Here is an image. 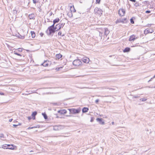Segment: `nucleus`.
<instances>
[{"label":"nucleus","instance_id":"obj_1","mask_svg":"<svg viewBox=\"0 0 155 155\" xmlns=\"http://www.w3.org/2000/svg\"><path fill=\"white\" fill-rule=\"evenodd\" d=\"M55 31H56L55 27H54V28L48 27L46 31V32L48 35H50L52 33H54Z\"/></svg>","mask_w":155,"mask_h":155},{"label":"nucleus","instance_id":"obj_2","mask_svg":"<svg viewBox=\"0 0 155 155\" xmlns=\"http://www.w3.org/2000/svg\"><path fill=\"white\" fill-rule=\"evenodd\" d=\"M68 110L70 111V113L72 114L79 113L81 111L80 109H75L72 108L68 109Z\"/></svg>","mask_w":155,"mask_h":155},{"label":"nucleus","instance_id":"obj_3","mask_svg":"<svg viewBox=\"0 0 155 155\" xmlns=\"http://www.w3.org/2000/svg\"><path fill=\"white\" fill-rule=\"evenodd\" d=\"M61 21V22L59 24H57L55 26L56 31L59 30L61 28H62L64 25L65 23L64 22H62Z\"/></svg>","mask_w":155,"mask_h":155},{"label":"nucleus","instance_id":"obj_4","mask_svg":"<svg viewBox=\"0 0 155 155\" xmlns=\"http://www.w3.org/2000/svg\"><path fill=\"white\" fill-rule=\"evenodd\" d=\"M81 63L82 62L79 59L75 60L73 62V65L76 67L79 66Z\"/></svg>","mask_w":155,"mask_h":155},{"label":"nucleus","instance_id":"obj_5","mask_svg":"<svg viewBox=\"0 0 155 155\" xmlns=\"http://www.w3.org/2000/svg\"><path fill=\"white\" fill-rule=\"evenodd\" d=\"M138 38V37H136V35H131L129 38V41H134L136 39Z\"/></svg>","mask_w":155,"mask_h":155},{"label":"nucleus","instance_id":"obj_6","mask_svg":"<svg viewBox=\"0 0 155 155\" xmlns=\"http://www.w3.org/2000/svg\"><path fill=\"white\" fill-rule=\"evenodd\" d=\"M97 121L98 122L99 124L102 125L105 124V122L103 119L101 118H97L96 119Z\"/></svg>","mask_w":155,"mask_h":155},{"label":"nucleus","instance_id":"obj_7","mask_svg":"<svg viewBox=\"0 0 155 155\" xmlns=\"http://www.w3.org/2000/svg\"><path fill=\"white\" fill-rule=\"evenodd\" d=\"M153 32V30L152 29L148 28L145 29L144 31V34H147L148 33H152Z\"/></svg>","mask_w":155,"mask_h":155},{"label":"nucleus","instance_id":"obj_8","mask_svg":"<svg viewBox=\"0 0 155 155\" xmlns=\"http://www.w3.org/2000/svg\"><path fill=\"white\" fill-rule=\"evenodd\" d=\"M125 13V11L123 9H121L119 10L118 14L121 16H123Z\"/></svg>","mask_w":155,"mask_h":155},{"label":"nucleus","instance_id":"obj_9","mask_svg":"<svg viewBox=\"0 0 155 155\" xmlns=\"http://www.w3.org/2000/svg\"><path fill=\"white\" fill-rule=\"evenodd\" d=\"M83 61L84 63H88L89 61V59L87 57H84L83 59Z\"/></svg>","mask_w":155,"mask_h":155},{"label":"nucleus","instance_id":"obj_10","mask_svg":"<svg viewBox=\"0 0 155 155\" xmlns=\"http://www.w3.org/2000/svg\"><path fill=\"white\" fill-rule=\"evenodd\" d=\"M58 112L61 114H65L67 113V111L65 110H59Z\"/></svg>","mask_w":155,"mask_h":155},{"label":"nucleus","instance_id":"obj_11","mask_svg":"<svg viewBox=\"0 0 155 155\" xmlns=\"http://www.w3.org/2000/svg\"><path fill=\"white\" fill-rule=\"evenodd\" d=\"M89 110L88 108L84 107L82 110V111L83 113H85L87 112Z\"/></svg>","mask_w":155,"mask_h":155},{"label":"nucleus","instance_id":"obj_12","mask_svg":"<svg viewBox=\"0 0 155 155\" xmlns=\"http://www.w3.org/2000/svg\"><path fill=\"white\" fill-rule=\"evenodd\" d=\"M49 62V61H44V62L43 64H42L41 65L44 67H47L48 65V62Z\"/></svg>","mask_w":155,"mask_h":155},{"label":"nucleus","instance_id":"obj_13","mask_svg":"<svg viewBox=\"0 0 155 155\" xmlns=\"http://www.w3.org/2000/svg\"><path fill=\"white\" fill-rule=\"evenodd\" d=\"M35 17V15L34 14H30L28 15V18L30 19H33Z\"/></svg>","mask_w":155,"mask_h":155},{"label":"nucleus","instance_id":"obj_14","mask_svg":"<svg viewBox=\"0 0 155 155\" xmlns=\"http://www.w3.org/2000/svg\"><path fill=\"white\" fill-rule=\"evenodd\" d=\"M37 114V112L36 111H35L32 113L31 115L33 118V120H35V116Z\"/></svg>","mask_w":155,"mask_h":155},{"label":"nucleus","instance_id":"obj_15","mask_svg":"<svg viewBox=\"0 0 155 155\" xmlns=\"http://www.w3.org/2000/svg\"><path fill=\"white\" fill-rule=\"evenodd\" d=\"M104 33L105 35H107L109 33V31L107 28H104Z\"/></svg>","mask_w":155,"mask_h":155},{"label":"nucleus","instance_id":"obj_16","mask_svg":"<svg viewBox=\"0 0 155 155\" xmlns=\"http://www.w3.org/2000/svg\"><path fill=\"white\" fill-rule=\"evenodd\" d=\"M70 10L71 12H76V10L74 8V6H73L72 7V6H70Z\"/></svg>","mask_w":155,"mask_h":155},{"label":"nucleus","instance_id":"obj_17","mask_svg":"<svg viewBox=\"0 0 155 155\" xmlns=\"http://www.w3.org/2000/svg\"><path fill=\"white\" fill-rule=\"evenodd\" d=\"M130 48L127 47L125 48L123 50L124 52H129L130 51Z\"/></svg>","mask_w":155,"mask_h":155},{"label":"nucleus","instance_id":"obj_18","mask_svg":"<svg viewBox=\"0 0 155 155\" xmlns=\"http://www.w3.org/2000/svg\"><path fill=\"white\" fill-rule=\"evenodd\" d=\"M62 55L59 54H57L56 55V57L57 58V59H60L62 57Z\"/></svg>","mask_w":155,"mask_h":155},{"label":"nucleus","instance_id":"obj_19","mask_svg":"<svg viewBox=\"0 0 155 155\" xmlns=\"http://www.w3.org/2000/svg\"><path fill=\"white\" fill-rule=\"evenodd\" d=\"M59 19L58 18L55 19L53 21L54 24H55L56 23H58L59 21Z\"/></svg>","mask_w":155,"mask_h":155},{"label":"nucleus","instance_id":"obj_20","mask_svg":"<svg viewBox=\"0 0 155 155\" xmlns=\"http://www.w3.org/2000/svg\"><path fill=\"white\" fill-rule=\"evenodd\" d=\"M31 34L32 37L33 38H34L35 37V35L34 31H31Z\"/></svg>","mask_w":155,"mask_h":155},{"label":"nucleus","instance_id":"obj_21","mask_svg":"<svg viewBox=\"0 0 155 155\" xmlns=\"http://www.w3.org/2000/svg\"><path fill=\"white\" fill-rule=\"evenodd\" d=\"M7 149L12 150L13 149V146L12 145H8V146Z\"/></svg>","mask_w":155,"mask_h":155},{"label":"nucleus","instance_id":"obj_22","mask_svg":"<svg viewBox=\"0 0 155 155\" xmlns=\"http://www.w3.org/2000/svg\"><path fill=\"white\" fill-rule=\"evenodd\" d=\"M8 146V145H3L2 146V147L4 149H7Z\"/></svg>","mask_w":155,"mask_h":155},{"label":"nucleus","instance_id":"obj_23","mask_svg":"<svg viewBox=\"0 0 155 155\" xmlns=\"http://www.w3.org/2000/svg\"><path fill=\"white\" fill-rule=\"evenodd\" d=\"M42 115H43L44 118L45 119H46L48 117L46 114L45 113H42Z\"/></svg>","mask_w":155,"mask_h":155},{"label":"nucleus","instance_id":"obj_24","mask_svg":"<svg viewBox=\"0 0 155 155\" xmlns=\"http://www.w3.org/2000/svg\"><path fill=\"white\" fill-rule=\"evenodd\" d=\"M14 54H16V55H18V56H21V54H18V53H17L16 52V51H14Z\"/></svg>","mask_w":155,"mask_h":155},{"label":"nucleus","instance_id":"obj_25","mask_svg":"<svg viewBox=\"0 0 155 155\" xmlns=\"http://www.w3.org/2000/svg\"><path fill=\"white\" fill-rule=\"evenodd\" d=\"M17 11L16 10V9L13 10V13L14 15H15L17 14Z\"/></svg>","mask_w":155,"mask_h":155},{"label":"nucleus","instance_id":"obj_26","mask_svg":"<svg viewBox=\"0 0 155 155\" xmlns=\"http://www.w3.org/2000/svg\"><path fill=\"white\" fill-rule=\"evenodd\" d=\"M97 11L100 12V11L99 10V8H96L94 9V12H97Z\"/></svg>","mask_w":155,"mask_h":155},{"label":"nucleus","instance_id":"obj_27","mask_svg":"<svg viewBox=\"0 0 155 155\" xmlns=\"http://www.w3.org/2000/svg\"><path fill=\"white\" fill-rule=\"evenodd\" d=\"M140 100L142 101H145L147 100V99L144 98H142L140 99Z\"/></svg>","mask_w":155,"mask_h":155},{"label":"nucleus","instance_id":"obj_28","mask_svg":"<svg viewBox=\"0 0 155 155\" xmlns=\"http://www.w3.org/2000/svg\"><path fill=\"white\" fill-rule=\"evenodd\" d=\"M0 137L1 138H4V135L3 134H0Z\"/></svg>","mask_w":155,"mask_h":155},{"label":"nucleus","instance_id":"obj_29","mask_svg":"<svg viewBox=\"0 0 155 155\" xmlns=\"http://www.w3.org/2000/svg\"><path fill=\"white\" fill-rule=\"evenodd\" d=\"M101 0H96V4H100V3Z\"/></svg>","mask_w":155,"mask_h":155},{"label":"nucleus","instance_id":"obj_30","mask_svg":"<svg viewBox=\"0 0 155 155\" xmlns=\"http://www.w3.org/2000/svg\"><path fill=\"white\" fill-rule=\"evenodd\" d=\"M21 125V124L19 123L18 124H13V126L14 127H16L18 125Z\"/></svg>","mask_w":155,"mask_h":155},{"label":"nucleus","instance_id":"obj_31","mask_svg":"<svg viewBox=\"0 0 155 155\" xmlns=\"http://www.w3.org/2000/svg\"><path fill=\"white\" fill-rule=\"evenodd\" d=\"M58 35H59L61 36H63L64 35H62V32L61 31H59L58 33Z\"/></svg>","mask_w":155,"mask_h":155},{"label":"nucleus","instance_id":"obj_32","mask_svg":"<svg viewBox=\"0 0 155 155\" xmlns=\"http://www.w3.org/2000/svg\"><path fill=\"white\" fill-rule=\"evenodd\" d=\"M134 5L136 7H137L138 6H139V4L138 3H135Z\"/></svg>","mask_w":155,"mask_h":155},{"label":"nucleus","instance_id":"obj_33","mask_svg":"<svg viewBox=\"0 0 155 155\" xmlns=\"http://www.w3.org/2000/svg\"><path fill=\"white\" fill-rule=\"evenodd\" d=\"M119 22H123V21H121L120 20H117V21H116V23H118Z\"/></svg>","mask_w":155,"mask_h":155},{"label":"nucleus","instance_id":"obj_34","mask_svg":"<svg viewBox=\"0 0 155 155\" xmlns=\"http://www.w3.org/2000/svg\"><path fill=\"white\" fill-rule=\"evenodd\" d=\"M130 22L132 24H134V21L133 20L132 18H131L130 19Z\"/></svg>","mask_w":155,"mask_h":155},{"label":"nucleus","instance_id":"obj_35","mask_svg":"<svg viewBox=\"0 0 155 155\" xmlns=\"http://www.w3.org/2000/svg\"><path fill=\"white\" fill-rule=\"evenodd\" d=\"M54 24L53 23V25H52L51 26H50L49 27H50V28H54Z\"/></svg>","mask_w":155,"mask_h":155},{"label":"nucleus","instance_id":"obj_36","mask_svg":"<svg viewBox=\"0 0 155 155\" xmlns=\"http://www.w3.org/2000/svg\"><path fill=\"white\" fill-rule=\"evenodd\" d=\"M18 37L20 38H24V37L21 36V35H20L18 36Z\"/></svg>","mask_w":155,"mask_h":155},{"label":"nucleus","instance_id":"obj_37","mask_svg":"<svg viewBox=\"0 0 155 155\" xmlns=\"http://www.w3.org/2000/svg\"><path fill=\"white\" fill-rule=\"evenodd\" d=\"M99 101V100L98 99H97L95 100V102L96 104H98Z\"/></svg>","mask_w":155,"mask_h":155},{"label":"nucleus","instance_id":"obj_38","mask_svg":"<svg viewBox=\"0 0 155 155\" xmlns=\"http://www.w3.org/2000/svg\"><path fill=\"white\" fill-rule=\"evenodd\" d=\"M94 118H93V117H91V120H90V121L91 122H93V121H94Z\"/></svg>","mask_w":155,"mask_h":155},{"label":"nucleus","instance_id":"obj_39","mask_svg":"<svg viewBox=\"0 0 155 155\" xmlns=\"http://www.w3.org/2000/svg\"><path fill=\"white\" fill-rule=\"evenodd\" d=\"M34 4H36L37 2V0H32Z\"/></svg>","mask_w":155,"mask_h":155},{"label":"nucleus","instance_id":"obj_40","mask_svg":"<svg viewBox=\"0 0 155 155\" xmlns=\"http://www.w3.org/2000/svg\"><path fill=\"white\" fill-rule=\"evenodd\" d=\"M148 3V2L147 1H145V2H143L142 3H143L144 4H147Z\"/></svg>","mask_w":155,"mask_h":155},{"label":"nucleus","instance_id":"obj_41","mask_svg":"<svg viewBox=\"0 0 155 155\" xmlns=\"http://www.w3.org/2000/svg\"><path fill=\"white\" fill-rule=\"evenodd\" d=\"M35 127H28V129H33L34 128H35Z\"/></svg>","mask_w":155,"mask_h":155},{"label":"nucleus","instance_id":"obj_42","mask_svg":"<svg viewBox=\"0 0 155 155\" xmlns=\"http://www.w3.org/2000/svg\"><path fill=\"white\" fill-rule=\"evenodd\" d=\"M18 50L19 51H20V52H21L22 51V49L21 48H19L18 49Z\"/></svg>","mask_w":155,"mask_h":155},{"label":"nucleus","instance_id":"obj_43","mask_svg":"<svg viewBox=\"0 0 155 155\" xmlns=\"http://www.w3.org/2000/svg\"><path fill=\"white\" fill-rule=\"evenodd\" d=\"M150 12V11L147 10V11H146V13H149Z\"/></svg>","mask_w":155,"mask_h":155},{"label":"nucleus","instance_id":"obj_44","mask_svg":"<svg viewBox=\"0 0 155 155\" xmlns=\"http://www.w3.org/2000/svg\"><path fill=\"white\" fill-rule=\"evenodd\" d=\"M130 1H132V2H136L135 0H129Z\"/></svg>","mask_w":155,"mask_h":155},{"label":"nucleus","instance_id":"obj_45","mask_svg":"<svg viewBox=\"0 0 155 155\" xmlns=\"http://www.w3.org/2000/svg\"><path fill=\"white\" fill-rule=\"evenodd\" d=\"M153 77L152 78H151V79H150V80L148 81V82H150V81H151L152 80V79H153Z\"/></svg>","mask_w":155,"mask_h":155},{"label":"nucleus","instance_id":"obj_46","mask_svg":"<svg viewBox=\"0 0 155 155\" xmlns=\"http://www.w3.org/2000/svg\"><path fill=\"white\" fill-rule=\"evenodd\" d=\"M28 118L29 120H30L31 119V117H28Z\"/></svg>","mask_w":155,"mask_h":155},{"label":"nucleus","instance_id":"obj_47","mask_svg":"<svg viewBox=\"0 0 155 155\" xmlns=\"http://www.w3.org/2000/svg\"><path fill=\"white\" fill-rule=\"evenodd\" d=\"M30 93H29V94H22L23 95H28L29 94H30Z\"/></svg>","mask_w":155,"mask_h":155},{"label":"nucleus","instance_id":"obj_48","mask_svg":"<svg viewBox=\"0 0 155 155\" xmlns=\"http://www.w3.org/2000/svg\"><path fill=\"white\" fill-rule=\"evenodd\" d=\"M151 25H152L151 24H148V27H150V26H151Z\"/></svg>","mask_w":155,"mask_h":155},{"label":"nucleus","instance_id":"obj_49","mask_svg":"<svg viewBox=\"0 0 155 155\" xmlns=\"http://www.w3.org/2000/svg\"><path fill=\"white\" fill-rule=\"evenodd\" d=\"M0 94L2 95H3L4 94L2 93H0Z\"/></svg>","mask_w":155,"mask_h":155},{"label":"nucleus","instance_id":"obj_50","mask_svg":"<svg viewBox=\"0 0 155 155\" xmlns=\"http://www.w3.org/2000/svg\"><path fill=\"white\" fill-rule=\"evenodd\" d=\"M12 119H10L9 120V121L11 122L12 121Z\"/></svg>","mask_w":155,"mask_h":155},{"label":"nucleus","instance_id":"obj_51","mask_svg":"<svg viewBox=\"0 0 155 155\" xmlns=\"http://www.w3.org/2000/svg\"><path fill=\"white\" fill-rule=\"evenodd\" d=\"M112 123V125H114V122H112V123Z\"/></svg>","mask_w":155,"mask_h":155},{"label":"nucleus","instance_id":"obj_52","mask_svg":"<svg viewBox=\"0 0 155 155\" xmlns=\"http://www.w3.org/2000/svg\"><path fill=\"white\" fill-rule=\"evenodd\" d=\"M53 104L54 105H57V103H54Z\"/></svg>","mask_w":155,"mask_h":155},{"label":"nucleus","instance_id":"obj_53","mask_svg":"<svg viewBox=\"0 0 155 155\" xmlns=\"http://www.w3.org/2000/svg\"><path fill=\"white\" fill-rule=\"evenodd\" d=\"M54 127V130H56V129H55V127Z\"/></svg>","mask_w":155,"mask_h":155},{"label":"nucleus","instance_id":"obj_54","mask_svg":"<svg viewBox=\"0 0 155 155\" xmlns=\"http://www.w3.org/2000/svg\"><path fill=\"white\" fill-rule=\"evenodd\" d=\"M155 78V75L153 77V78Z\"/></svg>","mask_w":155,"mask_h":155},{"label":"nucleus","instance_id":"obj_55","mask_svg":"<svg viewBox=\"0 0 155 155\" xmlns=\"http://www.w3.org/2000/svg\"><path fill=\"white\" fill-rule=\"evenodd\" d=\"M150 88H153V87H149Z\"/></svg>","mask_w":155,"mask_h":155},{"label":"nucleus","instance_id":"obj_56","mask_svg":"<svg viewBox=\"0 0 155 155\" xmlns=\"http://www.w3.org/2000/svg\"><path fill=\"white\" fill-rule=\"evenodd\" d=\"M71 15H72L71 16H72V13H71Z\"/></svg>","mask_w":155,"mask_h":155},{"label":"nucleus","instance_id":"obj_57","mask_svg":"<svg viewBox=\"0 0 155 155\" xmlns=\"http://www.w3.org/2000/svg\"><path fill=\"white\" fill-rule=\"evenodd\" d=\"M153 87L155 88V86Z\"/></svg>","mask_w":155,"mask_h":155}]
</instances>
